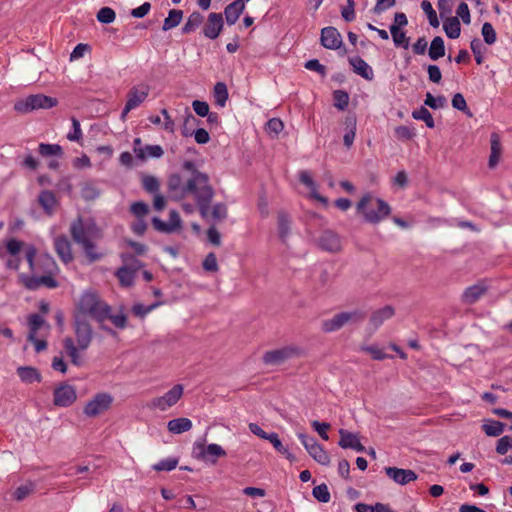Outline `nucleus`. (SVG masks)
I'll return each mask as SVG.
<instances>
[{
  "label": "nucleus",
  "instance_id": "obj_5",
  "mask_svg": "<svg viewBox=\"0 0 512 512\" xmlns=\"http://www.w3.org/2000/svg\"><path fill=\"white\" fill-rule=\"evenodd\" d=\"M70 232L73 240L77 244L86 241H96L102 237L101 229L90 219L83 220L78 218L71 224Z\"/></svg>",
  "mask_w": 512,
  "mask_h": 512
},
{
  "label": "nucleus",
  "instance_id": "obj_23",
  "mask_svg": "<svg viewBox=\"0 0 512 512\" xmlns=\"http://www.w3.org/2000/svg\"><path fill=\"white\" fill-rule=\"evenodd\" d=\"M340 441L339 446L347 449H353L357 452H363L365 450L364 446L361 444L359 437L357 434L349 432L344 429L339 430Z\"/></svg>",
  "mask_w": 512,
  "mask_h": 512
},
{
  "label": "nucleus",
  "instance_id": "obj_64",
  "mask_svg": "<svg viewBox=\"0 0 512 512\" xmlns=\"http://www.w3.org/2000/svg\"><path fill=\"white\" fill-rule=\"evenodd\" d=\"M203 268L206 270V271H210V272H216L218 271V263H217V258L215 256V254L213 253H209L204 261H203Z\"/></svg>",
  "mask_w": 512,
  "mask_h": 512
},
{
  "label": "nucleus",
  "instance_id": "obj_59",
  "mask_svg": "<svg viewBox=\"0 0 512 512\" xmlns=\"http://www.w3.org/2000/svg\"><path fill=\"white\" fill-rule=\"evenodd\" d=\"M158 306L157 303L152 304L150 306H144L140 303H136L132 307V312L137 317H145L148 313H150L152 310H154Z\"/></svg>",
  "mask_w": 512,
  "mask_h": 512
},
{
  "label": "nucleus",
  "instance_id": "obj_24",
  "mask_svg": "<svg viewBox=\"0 0 512 512\" xmlns=\"http://www.w3.org/2000/svg\"><path fill=\"white\" fill-rule=\"evenodd\" d=\"M348 61L357 75H360L368 81H372L374 79L373 69L364 59L359 56H355L350 57Z\"/></svg>",
  "mask_w": 512,
  "mask_h": 512
},
{
  "label": "nucleus",
  "instance_id": "obj_39",
  "mask_svg": "<svg viewBox=\"0 0 512 512\" xmlns=\"http://www.w3.org/2000/svg\"><path fill=\"white\" fill-rule=\"evenodd\" d=\"M213 97L215 104L219 107H224L228 99V89L225 83L217 82L214 86Z\"/></svg>",
  "mask_w": 512,
  "mask_h": 512
},
{
  "label": "nucleus",
  "instance_id": "obj_2",
  "mask_svg": "<svg viewBox=\"0 0 512 512\" xmlns=\"http://www.w3.org/2000/svg\"><path fill=\"white\" fill-rule=\"evenodd\" d=\"M189 194L195 197L201 215L206 218L208 215V204L214 195L206 174L195 172L192 178L186 182L185 186L182 188L181 196L185 197Z\"/></svg>",
  "mask_w": 512,
  "mask_h": 512
},
{
  "label": "nucleus",
  "instance_id": "obj_19",
  "mask_svg": "<svg viewBox=\"0 0 512 512\" xmlns=\"http://www.w3.org/2000/svg\"><path fill=\"white\" fill-rule=\"evenodd\" d=\"M321 44L330 50H337L342 46V37L339 31L332 26L325 27L321 30Z\"/></svg>",
  "mask_w": 512,
  "mask_h": 512
},
{
  "label": "nucleus",
  "instance_id": "obj_48",
  "mask_svg": "<svg viewBox=\"0 0 512 512\" xmlns=\"http://www.w3.org/2000/svg\"><path fill=\"white\" fill-rule=\"evenodd\" d=\"M178 465V459L177 458H167L159 461L158 463L154 464L152 468L155 471H172L174 470Z\"/></svg>",
  "mask_w": 512,
  "mask_h": 512
},
{
  "label": "nucleus",
  "instance_id": "obj_6",
  "mask_svg": "<svg viewBox=\"0 0 512 512\" xmlns=\"http://www.w3.org/2000/svg\"><path fill=\"white\" fill-rule=\"evenodd\" d=\"M114 397L108 392H99L91 397L83 407V413L89 418H95L108 411Z\"/></svg>",
  "mask_w": 512,
  "mask_h": 512
},
{
  "label": "nucleus",
  "instance_id": "obj_12",
  "mask_svg": "<svg viewBox=\"0 0 512 512\" xmlns=\"http://www.w3.org/2000/svg\"><path fill=\"white\" fill-rule=\"evenodd\" d=\"M150 88L146 84L133 86L127 93V101L121 113L124 118L130 111L138 108L148 97Z\"/></svg>",
  "mask_w": 512,
  "mask_h": 512
},
{
  "label": "nucleus",
  "instance_id": "obj_40",
  "mask_svg": "<svg viewBox=\"0 0 512 512\" xmlns=\"http://www.w3.org/2000/svg\"><path fill=\"white\" fill-rule=\"evenodd\" d=\"M482 428L487 436L496 437L504 431V424L495 420H486Z\"/></svg>",
  "mask_w": 512,
  "mask_h": 512
},
{
  "label": "nucleus",
  "instance_id": "obj_63",
  "mask_svg": "<svg viewBox=\"0 0 512 512\" xmlns=\"http://www.w3.org/2000/svg\"><path fill=\"white\" fill-rule=\"evenodd\" d=\"M131 211L136 217L142 219L144 216L148 214L149 207L144 202H136L132 204Z\"/></svg>",
  "mask_w": 512,
  "mask_h": 512
},
{
  "label": "nucleus",
  "instance_id": "obj_26",
  "mask_svg": "<svg viewBox=\"0 0 512 512\" xmlns=\"http://www.w3.org/2000/svg\"><path fill=\"white\" fill-rule=\"evenodd\" d=\"M245 5L242 0H235L228 4L224 9L225 21L228 25H234L244 12Z\"/></svg>",
  "mask_w": 512,
  "mask_h": 512
},
{
  "label": "nucleus",
  "instance_id": "obj_30",
  "mask_svg": "<svg viewBox=\"0 0 512 512\" xmlns=\"http://www.w3.org/2000/svg\"><path fill=\"white\" fill-rule=\"evenodd\" d=\"M107 319L118 329H125L127 327V315L123 307H120L118 311L112 313L111 307L108 305V311L105 315V320Z\"/></svg>",
  "mask_w": 512,
  "mask_h": 512
},
{
  "label": "nucleus",
  "instance_id": "obj_51",
  "mask_svg": "<svg viewBox=\"0 0 512 512\" xmlns=\"http://www.w3.org/2000/svg\"><path fill=\"white\" fill-rule=\"evenodd\" d=\"M413 117L415 119L423 120L426 123L428 128L434 127L433 117H432L431 113L424 107H421L420 109L415 110L413 112Z\"/></svg>",
  "mask_w": 512,
  "mask_h": 512
},
{
  "label": "nucleus",
  "instance_id": "obj_42",
  "mask_svg": "<svg viewBox=\"0 0 512 512\" xmlns=\"http://www.w3.org/2000/svg\"><path fill=\"white\" fill-rule=\"evenodd\" d=\"M44 323V319L38 314H33L29 317L30 332L28 340H34V336H36L37 331L44 325Z\"/></svg>",
  "mask_w": 512,
  "mask_h": 512
},
{
  "label": "nucleus",
  "instance_id": "obj_27",
  "mask_svg": "<svg viewBox=\"0 0 512 512\" xmlns=\"http://www.w3.org/2000/svg\"><path fill=\"white\" fill-rule=\"evenodd\" d=\"M54 246L57 254L64 263H68L73 259L71 244L66 237H57L54 240Z\"/></svg>",
  "mask_w": 512,
  "mask_h": 512
},
{
  "label": "nucleus",
  "instance_id": "obj_58",
  "mask_svg": "<svg viewBox=\"0 0 512 512\" xmlns=\"http://www.w3.org/2000/svg\"><path fill=\"white\" fill-rule=\"evenodd\" d=\"M510 449H512V438L510 436H503L498 440L496 446V452L500 455L506 454Z\"/></svg>",
  "mask_w": 512,
  "mask_h": 512
},
{
  "label": "nucleus",
  "instance_id": "obj_7",
  "mask_svg": "<svg viewBox=\"0 0 512 512\" xmlns=\"http://www.w3.org/2000/svg\"><path fill=\"white\" fill-rule=\"evenodd\" d=\"M55 105L56 99L43 94H35L18 100L14 108L20 113H28L37 109H48Z\"/></svg>",
  "mask_w": 512,
  "mask_h": 512
},
{
  "label": "nucleus",
  "instance_id": "obj_18",
  "mask_svg": "<svg viewBox=\"0 0 512 512\" xmlns=\"http://www.w3.org/2000/svg\"><path fill=\"white\" fill-rule=\"evenodd\" d=\"M300 182L308 189V197L316 200L323 205L328 204V199L318 193V185L314 181L312 174L307 170H302L298 174Z\"/></svg>",
  "mask_w": 512,
  "mask_h": 512
},
{
  "label": "nucleus",
  "instance_id": "obj_53",
  "mask_svg": "<svg viewBox=\"0 0 512 512\" xmlns=\"http://www.w3.org/2000/svg\"><path fill=\"white\" fill-rule=\"evenodd\" d=\"M333 99L335 102V106L339 109L343 110L348 106L349 103V95L347 92L343 90H336L333 93Z\"/></svg>",
  "mask_w": 512,
  "mask_h": 512
},
{
  "label": "nucleus",
  "instance_id": "obj_15",
  "mask_svg": "<svg viewBox=\"0 0 512 512\" xmlns=\"http://www.w3.org/2000/svg\"><path fill=\"white\" fill-rule=\"evenodd\" d=\"M53 396V403L58 407H69L77 399L75 387L69 384H62L55 388Z\"/></svg>",
  "mask_w": 512,
  "mask_h": 512
},
{
  "label": "nucleus",
  "instance_id": "obj_54",
  "mask_svg": "<svg viewBox=\"0 0 512 512\" xmlns=\"http://www.w3.org/2000/svg\"><path fill=\"white\" fill-rule=\"evenodd\" d=\"M425 104L432 109L442 108L446 105V98L444 96L434 97L430 92L426 94Z\"/></svg>",
  "mask_w": 512,
  "mask_h": 512
},
{
  "label": "nucleus",
  "instance_id": "obj_17",
  "mask_svg": "<svg viewBox=\"0 0 512 512\" xmlns=\"http://www.w3.org/2000/svg\"><path fill=\"white\" fill-rule=\"evenodd\" d=\"M318 246L324 251L338 253L342 250L341 238L331 230L324 231L318 239Z\"/></svg>",
  "mask_w": 512,
  "mask_h": 512
},
{
  "label": "nucleus",
  "instance_id": "obj_62",
  "mask_svg": "<svg viewBox=\"0 0 512 512\" xmlns=\"http://www.w3.org/2000/svg\"><path fill=\"white\" fill-rule=\"evenodd\" d=\"M304 67L307 69V70H310V71H315L317 72L318 74H320L321 76H325L326 75V68L324 65H322L317 59H311V60H308Z\"/></svg>",
  "mask_w": 512,
  "mask_h": 512
},
{
  "label": "nucleus",
  "instance_id": "obj_10",
  "mask_svg": "<svg viewBox=\"0 0 512 512\" xmlns=\"http://www.w3.org/2000/svg\"><path fill=\"white\" fill-rule=\"evenodd\" d=\"M364 318V315L359 311H349V312H341L336 315H334L330 319H326L321 324V329L324 332H334L348 323H354L361 321Z\"/></svg>",
  "mask_w": 512,
  "mask_h": 512
},
{
  "label": "nucleus",
  "instance_id": "obj_3",
  "mask_svg": "<svg viewBox=\"0 0 512 512\" xmlns=\"http://www.w3.org/2000/svg\"><path fill=\"white\" fill-rule=\"evenodd\" d=\"M356 210L366 222L371 224L381 222L391 213L389 204L371 193L362 196L356 205Z\"/></svg>",
  "mask_w": 512,
  "mask_h": 512
},
{
  "label": "nucleus",
  "instance_id": "obj_16",
  "mask_svg": "<svg viewBox=\"0 0 512 512\" xmlns=\"http://www.w3.org/2000/svg\"><path fill=\"white\" fill-rule=\"evenodd\" d=\"M141 267L142 263L135 259H131L129 263L120 267L116 272V276L119 279L120 284L124 287L132 286L134 283L135 273Z\"/></svg>",
  "mask_w": 512,
  "mask_h": 512
},
{
  "label": "nucleus",
  "instance_id": "obj_8",
  "mask_svg": "<svg viewBox=\"0 0 512 512\" xmlns=\"http://www.w3.org/2000/svg\"><path fill=\"white\" fill-rule=\"evenodd\" d=\"M192 456L197 460L215 464L218 458L226 456V451L219 444L205 445L203 441H196L192 447Z\"/></svg>",
  "mask_w": 512,
  "mask_h": 512
},
{
  "label": "nucleus",
  "instance_id": "obj_45",
  "mask_svg": "<svg viewBox=\"0 0 512 512\" xmlns=\"http://www.w3.org/2000/svg\"><path fill=\"white\" fill-rule=\"evenodd\" d=\"M39 153L44 157L61 156L62 148L57 144H44L39 145Z\"/></svg>",
  "mask_w": 512,
  "mask_h": 512
},
{
  "label": "nucleus",
  "instance_id": "obj_37",
  "mask_svg": "<svg viewBox=\"0 0 512 512\" xmlns=\"http://www.w3.org/2000/svg\"><path fill=\"white\" fill-rule=\"evenodd\" d=\"M428 55L431 58V60H438L439 58L443 57L445 55V45L444 40L440 36H436L431 41Z\"/></svg>",
  "mask_w": 512,
  "mask_h": 512
},
{
  "label": "nucleus",
  "instance_id": "obj_14",
  "mask_svg": "<svg viewBox=\"0 0 512 512\" xmlns=\"http://www.w3.org/2000/svg\"><path fill=\"white\" fill-rule=\"evenodd\" d=\"M301 354V349L296 346H285L276 350L268 351L264 355L267 364L278 365L286 360Z\"/></svg>",
  "mask_w": 512,
  "mask_h": 512
},
{
  "label": "nucleus",
  "instance_id": "obj_28",
  "mask_svg": "<svg viewBox=\"0 0 512 512\" xmlns=\"http://www.w3.org/2000/svg\"><path fill=\"white\" fill-rule=\"evenodd\" d=\"M395 310L392 306H384L372 313L370 323L374 328L380 327L386 320L393 317Z\"/></svg>",
  "mask_w": 512,
  "mask_h": 512
},
{
  "label": "nucleus",
  "instance_id": "obj_20",
  "mask_svg": "<svg viewBox=\"0 0 512 512\" xmlns=\"http://www.w3.org/2000/svg\"><path fill=\"white\" fill-rule=\"evenodd\" d=\"M152 223H153L154 228L157 231L165 232V233H172V232L176 231L177 229L181 228L182 221H181V218H180V215L178 214V212H176L175 210H171L169 213V221L168 222H164L161 219H159L158 217H154L152 219Z\"/></svg>",
  "mask_w": 512,
  "mask_h": 512
},
{
  "label": "nucleus",
  "instance_id": "obj_31",
  "mask_svg": "<svg viewBox=\"0 0 512 512\" xmlns=\"http://www.w3.org/2000/svg\"><path fill=\"white\" fill-rule=\"evenodd\" d=\"M167 428L169 432L173 434H181L183 432L189 431L192 428V422L188 418L180 417L170 420L167 423Z\"/></svg>",
  "mask_w": 512,
  "mask_h": 512
},
{
  "label": "nucleus",
  "instance_id": "obj_22",
  "mask_svg": "<svg viewBox=\"0 0 512 512\" xmlns=\"http://www.w3.org/2000/svg\"><path fill=\"white\" fill-rule=\"evenodd\" d=\"M20 278L24 285L31 290L38 289L41 286L55 288L58 285L57 281L51 275H44L41 277H27L25 275H20Z\"/></svg>",
  "mask_w": 512,
  "mask_h": 512
},
{
  "label": "nucleus",
  "instance_id": "obj_44",
  "mask_svg": "<svg viewBox=\"0 0 512 512\" xmlns=\"http://www.w3.org/2000/svg\"><path fill=\"white\" fill-rule=\"evenodd\" d=\"M211 216L213 219L217 221L224 220L227 217V207L222 203L215 204L211 210L208 206V215L206 217Z\"/></svg>",
  "mask_w": 512,
  "mask_h": 512
},
{
  "label": "nucleus",
  "instance_id": "obj_21",
  "mask_svg": "<svg viewBox=\"0 0 512 512\" xmlns=\"http://www.w3.org/2000/svg\"><path fill=\"white\" fill-rule=\"evenodd\" d=\"M385 472L389 478L400 485L408 484L417 479L416 473L410 469L387 467Z\"/></svg>",
  "mask_w": 512,
  "mask_h": 512
},
{
  "label": "nucleus",
  "instance_id": "obj_32",
  "mask_svg": "<svg viewBox=\"0 0 512 512\" xmlns=\"http://www.w3.org/2000/svg\"><path fill=\"white\" fill-rule=\"evenodd\" d=\"M486 287L479 283L468 287L463 293V301L467 304L475 303L484 293Z\"/></svg>",
  "mask_w": 512,
  "mask_h": 512
},
{
  "label": "nucleus",
  "instance_id": "obj_57",
  "mask_svg": "<svg viewBox=\"0 0 512 512\" xmlns=\"http://www.w3.org/2000/svg\"><path fill=\"white\" fill-rule=\"evenodd\" d=\"M278 229L279 234L282 238L286 237L290 230V219L284 213H279L278 215Z\"/></svg>",
  "mask_w": 512,
  "mask_h": 512
},
{
  "label": "nucleus",
  "instance_id": "obj_36",
  "mask_svg": "<svg viewBox=\"0 0 512 512\" xmlns=\"http://www.w3.org/2000/svg\"><path fill=\"white\" fill-rule=\"evenodd\" d=\"M183 11L179 9H171L168 16L164 19L162 30L169 31L177 27L183 18Z\"/></svg>",
  "mask_w": 512,
  "mask_h": 512
},
{
  "label": "nucleus",
  "instance_id": "obj_11",
  "mask_svg": "<svg viewBox=\"0 0 512 512\" xmlns=\"http://www.w3.org/2000/svg\"><path fill=\"white\" fill-rule=\"evenodd\" d=\"M302 445L308 454L320 465H329L330 456L328 452L316 441L315 438L310 437L304 433L297 434Z\"/></svg>",
  "mask_w": 512,
  "mask_h": 512
},
{
  "label": "nucleus",
  "instance_id": "obj_41",
  "mask_svg": "<svg viewBox=\"0 0 512 512\" xmlns=\"http://www.w3.org/2000/svg\"><path fill=\"white\" fill-rule=\"evenodd\" d=\"M34 490L35 484L33 482H26L15 489L13 497L17 501H22L27 498Z\"/></svg>",
  "mask_w": 512,
  "mask_h": 512
},
{
  "label": "nucleus",
  "instance_id": "obj_33",
  "mask_svg": "<svg viewBox=\"0 0 512 512\" xmlns=\"http://www.w3.org/2000/svg\"><path fill=\"white\" fill-rule=\"evenodd\" d=\"M84 251L88 263L96 262L104 256V253L99 251L94 241H86L79 244Z\"/></svg>",
  "mask_w": 512,
  "mask_h": 512
},
{
  "label": "nucleus",
  "instance_id": "obj_9",
  "mask_svg": "<svg viewBox=\"0 0 512 512\" xmlns=\"http://www.w3.org/2000/svg\"><path fill=\"white\" fill-rule=\"evenodd\" d=\"M183 392V385L176 384L163 395L154 397L151 400L149 407L161 412L167 411L178 403L183 396Z\"/></svg>",
  "mask_w": 512,
  "mask_h": 512
},
{
  "label": "nucleus",
  "instance_id": "obj_46",
  "mask_svg": "<svg viewBox=\"0 0 512 512\" xmlns=\"http://www.w3.org/2000/svg\"><path fill=\"white\" fill-rule=\"evenodd\" d=\"M484 41L488 45H493L497 40V35L491 23L485 22L481 30Z\"/></svg>",
  "mask_w": 512,
  "mask_h": 512
},
{
  "label": "nucleus",
  "instance_id": "obj_25",
  "mask_svg": "<svg viewBox=\"0 0 512 512\" xmlns=\"http://www.w3.org/2000/svg\"><path fill=\"white\" fill-rule=\"evenodd\" d=\"M502 144L500 137L497 133H492L490 136V156L488 165L490 168H495L500 162L502 156Z\"/></svg>",
  "mask_w": 512,
  "mask_h": 512
},
{
  "label": "nucleus",
  "instance_id": "obj_29",
  "mask_svg": "<svg viewBox=\"0 0 512 512\" xmlns=\"http://www.w3.org/2000/svg\"><path fill=\"white\" fill-rule=\"evenodd\" d=\"M17 374L22 382L30 384L41 381L40 372L31 366H20L17 368Z\"/></svg>",
  "mask_w": 512,
  "mask_h": 512
},
{
  "label": "nucleus",
  "instance_id": "obj_52",
  "mask_svg": "<svg viewBox=\"0 0 512 512\" xmlns=\"http://www.w3.org/2000/svg\"><path fill=\"white\" fill-rule=\"evenodd\" d=\"M313 496L320 502L327 503L330 500V493L325 484L318 485L313 488Z\"/></svg>",
  "mask_w": 512,
  "mask_h": 512
},
{
  "label": "nucleus",
  "instance_id": "obj_43",
  "mask_svg": "<svg viewBox=\"0 0 512 512\" xmlns=\"http://www.w3.org/2000/svg\"><path fill=\"white\" fill-rule=\"evenodd\" d=\"M421 8L426 13L430 25L434 28H437L440 23H439L436 11L433 9L431 3L427 0H424L421 3Z\"/></svg>",
  "mask_w": 512,
  "mask_h": 512
},
{
  "label": "nucleus",
  "instance_id": "obj_34",
  "mask_svg": "<svg viewBox=\"0 0 512 512\" xmlns=\"http://www.w3.org/2000/svg\"><path fill=\"white\" fill-rule=\"evenodd\" d=\"M38 201L47 214H52L57 207L56 197L51 191L41 192Z\"/></svg>",
  "mask_w": 512,
  "mask_h": 512
},
{
  "label": "nucleus",
  "instance_id": "obj_38",
  "mask_svg": "<svg viewBox=\"0 0 512 512\" xmlns=\"http://www.w3.org/2000/svg\"><path fill=\"white\" fill-rule=\"evenodd\" d=\"M443 29L446 35L451 39H456L460 36L461 25L457 17L447 18L443 23Z\"/></svg>",
  "mask_w": 512,
  "mask_h": 512
},
{
  "label": "nucleus",
  "instance_id": "obj_60",
  "mask_svg": "<svg viewBox=\"0 0 512 512\" xmlns=\"http://www.w3.org/2000/svg\"><path fill=\"white\" fill-rule=\"evenodd\" d=\"M396 5V0H377L373 7V13L380 15L386 10Z\"/></svg>",
  "mask_w": 512,
  "mask_h": 512
},
{
  "label": "nucleus",
  "instance_id": "obj_35",
  "mask_svg": "<svg viewBox=\"0 0 512 512\" xmlns=\"http://www.w3.org/2000/svg\"><path fill=\"white\" fill-rule=\"evenodd\" d=\"M202 24H204V16L200 12L194 11L189 15L186 23L182 27V33L190 34L199 28Z\"/></svg>",
  "mask_w": 512,
  "mask_h": 512
},
{
  "label": "nucleus",
  "instance_id": "obj_50",
  "mask_svg": "<svg viewBox=\"0 0 512 512\" xmlns=\"http://www.w3.org/2000/svg\"><path fill=\"white\" fill-rule=\"evenodd\" d=\"M185 185H182L181 178L178 175H173L169 178L168 187L169 190L174 194L177 198H183L181 196L182 188Z\"/></svg>",
  "mask_w": 512,
  "mask_h": 512
},
{
  "label": "nucleus",
  "instance_id": "obj_55",
  "mask_svg": "<svg viewBox=\"0 0 512 512\" xmlns=\"http://www.w3.org/2000/svg\"><path fill=\"white\" fill-rule=\"evenodd\" d=\"M184 136H193L195 141L199 144H205L210 139L207 130H185Z\"/></svg>",
  "mask_w": 512,
  "mask_h": 512
},
{
  "label": "nucleus",
  "instance_id": "obj_49",
  "mask_svg": "<svg viewBox=\"0 0 512 512\" xmlns=\"http://www.w3.org/2000/svg\"><path fill=\"white\" fill-rule=\"evenodd\" d=\"M142 185L144 189L150 193H156L160 186L158 179L151 175H144L142 177Z\"/></svg>",
  "mask_w": 512,
  "mask_h": 512
},
{
  "label": "nucleus",
  "instance_id": "obj_47",
  "mask_svg": "<svg viewBox=\"0 0 512 512\" xmlns=\"http://www.w3.org/2000/svg\"><path fill=\"white\" fill-rule=\"evenodd\" d=\"M115 18L116 13L110 7H103L97 13V20L104 24H110L114 22Z\"/></svg>",
  "mask_w": 512,
  "mask_h": 512
},
{
  "label": "nucleus",
  "instance_id": "obj_4",
  "mask_svg": "<svg viewBox=\"0 0 512 512\" xmlns=\"http://www.w3.org/2000/svg\"><path fill=\"white\" fill-rule=\"evenodd\" d=\"M107 311L108 304L102 301L98 294L92 291H86L79 298L76 315H81L82 317H84V315H90L101 324V329L113 333L110 328L103 325Z\"/></svg>",
  "mask_w": 512,
  "mask_h": 512
},
{
  "label": "nucleus",
  "instance_id": "obj_56",
  "mask_svg": "<svg viewBox=\"0 0 512 512\" xmlns=\"http://www.w3.org/2000/svg\"><path fill=\"white\" fill-rule=\"evenodd\" d=\"M470 48L475 56V61L477 64H482L483 63V44L482 42L475 38L471 41L470 43Z\"/></svg>",
  "mask_w": 512,
  "mask_h": 512
},
{
  "label": "nucleus",
  "instance_id": "obj_13",
  "mask_svg": "<svg viewBox=\"0 0 512 512\" xmlns=\"http://www.w3.org/2000/svg\"><path fill=\"white\" fill-rule=\"evenodd\" d=\"M224 27V18L222 13H209L202 27V34L205 38L215 40L219 37Z\"/></svg>",
  "mask_w": 512,
  "mask_h": 512
},
{
  "label": "nucleus",
  "instance_id": "obj_1",
  "mask_svg": "<svg viewBox=\"0 0 512 512\" xmlns=\"http://www.w3.org/2000/svg\"><path fill=\"white\" fill-rule=\"evenodd\" d=\"M74 332L76 337V344L71 337H66L63 340V346L70 357L71 362L79 366L82 363L79 351L88 349L93 338V331L88 321L81 315H75L74 319Z\"/></svg>",
  "mask_w": 512,
  "mask_h": 512
},
{
  "label": "nucleus",
  "instance_id": "obj_61",
  "mask_svg": "<svg viewBox=\"0 0 512 512\" xmlns=\"http://www.w3.org/2000/svg\"><path fill=\"white\" fill-rule=\"evenodd\" d=\"M312 427L315 429V431L319 434V436L327 441L329 439V436L327 434V431L330 429V424L326 422H319V421H313Z\"/></svg>",
  "mask_w": 512,
  "mask_h": 512
}]
</instances>
